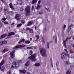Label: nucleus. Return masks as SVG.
I'll list each match as a JSON object with an SVG mask.
<instances>
[{"mask_svg": "<svg viewBox=\"0 0 74 74\" xmlns=\"http://www.w3.org/2000/svg\"><path fill=\"white\" fill-rule=\"evenodd\" d=\"M21 63V61L16 60L13 61L12 64V68H18L19 66V63Z\"/></svg>", "mask_w": 74, "mask_h": 74, "instance_id": "f257e3e1", "label": "nucleus"}, {"mask_svg": "<svg viewBox=\"0 0 74 74\" xmlns=\"http://www.w3.org/2000/svg\"><path fill=\"white\" fill-rule=\"evenodd\" d=\"M40 52L41 55H42V56H43V57L46 56V53H47V51L45 49H41L40 51Z\"/></svg>", "mask_w": 74, "mask_h": 74, "instance_id": "f03ea898", "label": "nucleus"}, {"mask_svg": "<svg viewBox=\"0 0 74 74\" xmlns=\"http://www.w3.org/2000/svg\"><path fill=\"white\" fill-rule=\"evenodd\" d=\"M25 15L26 16H29L30 13V7L27 6L25 8Z\"/></svg>", "mask_w": 74, "mask_h": 74, "instance_id": "7ed1b4c3", "label": "nucleus"}, {"mask_svg": "<svg viewBox=\"0 0 74 74\" xmlns=\"http://www.w3.org/2000/svg\"><path fill=\"white\" fill-rule=\"evenodd\" d=\"M5 62V61H4V60H3L2 61L1 63H0V69L2 71H4V69H5V67L1 66H2V65Z\"/></svg>", "mask_w": 74, "mask_h": 74, "instance_id": "20e7f679", "label": "nucleus"}, {"mask_svg": "<svg viewBox=\"0 0 74 74\" xmlns=\"http://www.w3.org/2000/svg\"><path fill=\"white\" fill-rule=\"evenodd\" d=\"M26 47V46L23 44L22 45H20L14 47L13 48V49H18V48H24V47Z\"/></svg>", "mask_w": 74, "mask_h": 74, "instance_id": "39448f33", "label": "nucleus"}, {"mask_svg": "<svg viewBox=\"0 0 74 74\" xmlns=\"http://www.w3.org/2000/svg\"><path fill=\"white\" fill-rule=\"evenodd\" d=\"M15 50H14L10 52V56L12 59H14L15 58Z\"/></svg>", "mask_w": 74, "mask_h": 74, "instance_id": "423d86ee", "label": "nucleus"}, {"mask_svg": "<svg viewBox=\"0 0 74 74\" xmlns=\"http://www.w3.org/2000/svg\"><path fill=\"white\" fill-rule=\"evenodd\" d=\"M36 54H34L32 55H31L29 58L31 59V60H32L33 61H35L36 59L35 58H36Z\"/></svg>", "mask_w": 74, "mask_h": 74, "instance_id": "0eeeda50", "label": "nucleus"}, {"mask_svg": "<svg viewBox=\"0 0 74 74\" xmlns=\"http://www.w3.org/2000/svg\"><path fill=\"white\" fill-rule=\"evenodd\" d=\"M69 39V38L67 37L66 38L65 40H63V45L64 47H67V46L66 45V41H68V39Z\"/></svg>", "mask_w": 74, "mask_h": 74, "instance_id": "6e6552de", "label": "nucleus"}, {"mask_svg": "<svg viewBox=\"0 0 74 74\" xmlns=\"http://www.w3.org/2000/svg\"><path fill=\"white\" fill-rule=\"evenodd\" d=\"M66 56V53H62L61 54V58L62 59H64Z\"/></svg>", "mask_w": 74, "mask_h": 74, "instance_id": "1a4fd4ad", "label": "nucleus"}, {"mask_svg": "<svg viewBox=\"0 0 74 74\" xmlns=\"http://www.w3.org/2000/svg\"><path fill=\"white\" fill-rule=\"evenodd\" d=\"M15 18L16 19L17 21H20V18H19V14H16V15Z\"/></svg>", "mask_w": 74, "mask_h": 74, "instance_id": "9d476101", "label": "nucleus"}, {"mask_svg": "<svg viewBox=\"0 0 74 74\" xmlns=\"http://www.w3.org/2000/svg\"><path fill=\"white\" fill-rule=\"evenodd\" d=\"M15 35V33L14 32H12L9 34L8 35V37H10V36H14Z\"/></svg>", "mask_w": 74, "mask_h": 74, "instance_id": "9b49d317", "label": "nucleus"}, {"mask_svg": "<svg viewBox=\"0 0 74 74\" xmlns=\"http://www.w3.org/2000/svg\"><path fill=\"white\" fill-rule=\"evenodd\" d=\"M56 66L58 70H59V62H56Z\"/></svg>", "mask_w": 74, "mask_h": 74, "instance_id": "f8f14e48", "label": "nucleus"}, {"mask_svg": "<svg viewBox=\"0 0 74 74\" xmlns=\"http://www.w3.org/2000/svg\"><path fill=\"white\" fill-rule=\"evenodd\" d=\"M6 36H7V34H3L2 35H1L0 37L1 39H2V38H3L5 37Z\"/></svg>", "mask_w": 74, "mask_h": 74, "instance_id": "ddd939ff", "label": "nucleus"}, {"mask_svg": "<svg viewBox=\"0 0 74 74\" xmlns=\"http://www.w3.org/2000/svg\"><path fill=\"white\" fill-rule=\"evenodd\" d=\"M32 25H33V21H31L28 22L27 25L28 26H31Z\"/></svg>", "mask_w": 74, "mask_h": 74, "instance_id": "4468645a", "label": "nucleus"}, {"mask_svg": "<svg viewBox=\"0 0 74 74\" xmlns=\"http://www.w3.org/2000/svg\"><path fill=\"white\" fill-rule=\"evenodd\" d=\"M9 6L10 8H11V9H12V10H14V8L12 5V3H10L9 4Z\"/></svg>", "mask_w": 74, "mask_h": 74, "instance_id": "2eb2a0df", "label": "nucleus"}, {"mask_svg": "<svg viewBox=\"0 0 74 74\" xmlns=\"http://www.w3.org/2000/svg\"><path fill=\"white\" fill-rule=\"evenodd\" d=\"M53 38L54 40H55L54 42H55V44H56L57 43V37L55 36L53 37Z\"/></svg>", "mask_w": 74, "mask_h": 74, "instance_id": "dca6fc26", "label": "nucleus"}, {"mask_svg": "<svg viewBox=\"0 0 74 74\" xmlns=\"http://www.w3.org/2000/svg\"><path fill=\"white\" fill-rule=\"evenodd\" d=\"M20 72L21 73H23V74H26V71L25 70H23L20 71Z\"/></svg>", "mask_w": 74, "mask_h": 74, "instance_id": "f3484780", "label": "nucleus"}, {"mask_svg": "<svg viewBox=\"0 0 74 74\" xmlns=\"http://www.w3.org/2000/svg\"><path fill=\"white\" fill-rule=\"evenodd\" d=\"M25 39H23L22 40H21L20 41L18 42L19 44H21V42H25Z\"/></svg>", "mask_w": 74, "mask_h": 74, "instance_id": "a211bd4d", "label": "nucleus"}, {"mask_svg": "<svg viewBox=\"0 0 74 74\" xmlns=\"http://www.w3.org/2000/svg\"><path fill=\"white\" fill-rule=\"evenodd\" d=\"M37 1H38V0H33L32 2V4H36L37 2Z\"/></svg>", "mask_w": 74, "mask_h": 74, "instance_id": "6ab92c4d", "label": "nucleus"}, {"mask_svg": "<svg viewBox=\"0 0 74 74\" xmlns=\"http://www.w3.org/2000/svg\"><path fill=\"white\" fill-rule=\"evenodd\" d=\"M34 66H36L37 67H39L40 66V63H36L35 64H34Z\"/></svg>", "mask_w": 74, "mask_h": 74, "instance_id": "aec40b11", "label": "nucleus"}, {"mask_svg": "<svg viewBox=\"0 0 74 74\" xmlns=\"http://www.w3.org/2000/svg\"><path fill=\"white\" fill-rule=\"evenodd\" d=\"M41 8V5H40L39 4H38L36 7V9L37 10H38V9H39V8Z\"/></svg>", "mask_w": 74, "mask_h": 74, "instance_id": "412c9836", "label": "nucleus"}, {"mask_svg": "<svg viewBox=\"0 0 74 74\" xmlns=\"http://www.w3.org/2000/svg\"><path fill=\"white\" fill-rule=\"evenodd\" d=\"M30 61H28L25 64V66H29V63Z\"/></svg>", "mask_w": 74, "mask_h": 74, "instance_id": "4be33fe9", "label": "nucleus"}, {"mask_svg": "<svg viewBox=\"0 0 74 74\" xmlns=\"http://www.w3.org/2000/svg\"><path fill=\"white\" fill-rule=\"evenodd\" d=\"M25 44H29L30 43V41L29 40H26L25 41Z\"/></svg>", "mask_w": 74, "mask_h": 74, "instance_id": "5701e85b", "label": "nucleus"}, {"mask_svg": "<svg viewBox=\"0 0 74 74\" xmlns=\"http://www.w3.org/2000/svg\"><path fill=\"white\" fill-rule=\"evenodd\" d=\"M21 22L23 24L25 23V20H22L21 21Z\"/></svg>", "mask_w": 74, "mask_h": 74, "instance_id": "b1692460", "label": "nucleus"}, {"mask_svg": "<svg viewBox=\"0 0 74 74\" xmlns=\"http://www.w3.org/2000/svg\"><path fill=\"white\" fill-rule=\"evenodd\" d=\"M9 13L10 15H13L14 14V12L12 11L9 12Z\"/></svg>", "mask_w": 74, "mask_h": 74, "instance_id": "393cba45", "label": "nucleus"}, {"mask_svg": "<svg viewBox=\"0 0 74 74\" xmlns=\"http://www.w3.org/2000/svg\"><path fill=\"white\" fill-rule=\"evenodd\" d=\"M8 51V49H4V50L3 51V52H6V51Z\"/></svg>", "mask_w": 74, "mask_h": 74, "instance_id": "a878e982", "label": "nucleus"}, {"mask_svg": "<svg viewBox=\"0 0 74 74\" xmlns=\"http://www.w3.org/2000/svg\"><path fill=\"white\" fill-rule=\"evenodd\" d=\"M29 54L30 55H32L33 54V51L32 50H30L29 51Z\"/></svg>", "mask_w": 74, "mask_h": 74, "instance_id": "bb28decb", "label": "nucleus"}, {"mask_svg": "<svg viewBox=\"0 0 74 74\" xmlns=\"http://www.w3.org/2000/svg\"><path fill=\"white\" fill-rule=\"evenodd\" d=\"M3 26V24L2 22L0 21V28H1L2 27V26Z\"/></svg>", "mask_w": 74, "mask_h": 74, "instance_id": "cd10ccee", "label": "nucleus"}, {"mask_svg": "<svg viewBox=\"0 0 74 74\" xmlns=\"http://www.w3.org/2000/svg\"><path fill=\"white\" fill-rule=\"evenodd\" d=\"M22 24L21 23H20L19 24H18L17 25V27H21L22 26Z\"/></svg>", "mask_w": 74, "mask_h": 74, "instance_id": "c85d7f7f", "label": "nucleus"}, {"mask_svg": "<svg viewBox=\"0 0 74 74\" xmlns=\"http://www.w3.org/2000/svg\"><path fill=\"white\" fill-rule=\"evenodd\" d=\"M29 31L30 33H33V30L32 29H30Z\"/></svg>", "mask_w": 74, "mask_h": 74, "instance_id": "c756f323", "label": "nucleus"}, {"mask_svg": "<svg viewBox=\"0 0 74 74\" xmlns=\"http://www.w3.org/2000/svg\"><path fill=\"white\" fill-rule=\"evenodd\" d=\"M7 74H12L11 73V70H9L8 71L7 73Z\"/></svg>", "mask_w": 74, "mask_h": 74, "instance_id": "7c9ffc66", "label": "nucleus"}, {"mask_svg": "<svg viewBox=\"0 0 74 74\" xmlns=\"http://www.w3.org/2000/svg\"><path fill=\"white\" fill-rule=\"evenodd\" d=\"M51 66L52 67H53V63H52V58H51Z\"/></svg>", "mask_w": 74, "mask_h": 74, "instance_id": "2f4dec72", "label": "nucleus"}, {"mask_svg": "<svg viewBox=\"0 0 74 74\" xmlns=\"http://www.w3.org/2000/svg\"><path fill=\"white\" fill-rule=\"evenodd\" d=\"M2 42H3V44H5L7 43V41H2Z\"/></svg>", "mask_w": 74, "mask_h": 74, "instance_id": "473e14b6", "label": "nucleus"}, {"mask_svg": "<svg viewBox=\"0 0 74 74\" xmlns=\"http://www.w3.org/2000/svg\"><path fill=\"white\" fill-rule=\"evenodd\" d=\"M47 48H49V43L48 42H47Z\"/></svg>", "mask_w": 74, "mask_h": 74, "instance_id": "72a5a7b5", "label": "nucleus"}, {"mask_svg": "<svg viewBox=\"0 0 74 74\" xmlns=\"http://www.w3.org/2000/svg\"><path fill=\"white\" fill-rule=\"evenodd\" d=\"M24 10V9H23V7L21 8L20 10V11H23Z\"/></svg>", "mask_w": 74, "mask_h": 74, "instance_id": "f704fd0d", "label": "nucleus"}, {"mask_svg": "<svg viewBox=\"0 0 74 74\" xmlns=\"http://www.w3.org/2000/svg\"><path fill=\"white\" fill-rule=\"evenodd\" d=\"M5 25H7V24H8V23L7 21L3 22Z\"/></svg>", "mask_w": 74, "mask_h": 74, "instance_id": "c9c22d12", "label": "nucleus"}, {"mask_svg": "<svg viewBox=\"0 0 74 74\" xmlns=\"http://www.w3.org/2000/svg\"><path fill=\"white\" fill-rule=\"evenodd\" d=\"M64 51H65L66 53H69V51H67V49H64Z\"/></svg>", "mask_w": 74, "mask_h": 74, "instance_id": "e433bc0d", "label": "nucleus"}, {"mask_svg": "<svg viewBox=\"0 0 74 74\" xmlns=\"http://www.w3.org/2000/svg\"><path fill=\"white\" fill-rule=\"evenodd\" d=\"M3 44V41H1L0 42V45H2Z\"/></svg>", "mask_w": 74, "mask_h": 74, "instance_id": "4c0bfd02", "label": "nucleus"}, {"mask_svg": "<svg viewBox=\"0 0 74 74\" xmlns=\"http://www.w3.org/2000/svg\"><path fill=\"white\" fill-rule=\"evenodd\" d=\"M36 37L38 38V39H39V38H40V36L38 35H36Z\"/></svg>", "mask_w": 74, "mask_h": 74, "instance_id": "58836bf2", "label": "nucleus"}, {"mask_svg": "<svg viewBox=\"0 0 74 74\" xmlns=\"http://www.w3.org/2000/svg\"><path fill=\"white\" fill-rule=\"evenodd\" d=\"M2 20H3V21H6V18H2Z\"/></svg>", "mask_w": 74, "mask_h": 74, "instance_id": "ea45409f", "label": "nucleus"}, {"mask_svg": "<svg viewBox=\"0 0 74 74\" xmlns=\"http://www.w3.org/2000/svg\"><path fill=\"white\" fill-rule=\"evenodd\" d=\"M70 53H74V51L72 50H70Z\"/></svg>", "mask_w": 74, "mask_h": 74, "instance_id": "a19ab883", "label": "nucleus"}, {"mask_svg": "<svg viewBox=\"0 0 74 74\" xmlns=\"http://www.w3.org/2000/svg\"><path fill=\"white\" fill-rule=\"evenodd\" d=\"M66 63L67 64H70V63L69 61H66Z\"/></svg>", "mask_w": 74, "mask_h": 74, "instance_id": "79ce46f5", "label": "nucleus"}, {"mask_svg": "<svg viewBox=\"0 0 74 74\" xmlns=\"http://www.w3.org/2000/svg\"><path fill=\"white\" fill-rule=\"evenodd\" d=\"M30 29L29 28H27L26 29V31H27V30H29V31Z\"/></svg>", "mask_w": 74, "mask_h": 74, "instance_id": "37998d69", "label": "nucleus"}, {"mask_svg": "<svg viewBox=\"0 0 74 74\" xmlns=\"http://www.w3.org/2000/svg\"><path fill=\"white\" fill-rule=\"evenodd\" d=\"M34 5H33L32 8V10L33 11V9H34Z\"/></svg>", "mask_w": 74, "mask_h": 74, "instance_id": "c03bdc74", "label": "nucleus"}, {"mask_svg": "<svg viewBox=\"0 0 74 74\" xmlns=\"http://www.w3.org/2000/svg\"><path fill=\"white\" fill-rule=\"evenodd\" d=\"M69 30H71V28L70 26L69 27L68 30H69Z\"/></svg>", "mask_w": 74, "mask_h": 74, "instance_id": "a18cd8bd", "label": "nucleus"}, {"mask_svg": "<svg viewBox=\"0 0 74 74\" xmlns=\"http://www.w3.org/2000/svg\"><path fill=\"white\" fill-rule=\"evenodd\" d=\"M27 49H32V48L31 47H27Z\"/></svg>", "mask_w": 74, "mask_h": 74, "instance_id": "49530a36", "label": "nucleus"}, {"mask_svg": "<svg viewBox=\"0 0 74 74\" xmlns=\"http://www.w3.org/2000/svg\"><path fill=\"white\" fill-rule=\"evenodd\" d=\"M66 56H67L68 57H70L69 55L67 54H66Z\"/></svg>", "mask_w": 74, "mask_h": 74, "instance_id": "de8ad7c7", "label": "nucleus"}, {"mask_svg": "<svg viewBox=\"0 0 74 74\" xmlns=\"http://www.w3.org/2000/svg\"><path fill=\"white\" fill-rule=\"evenodd\" d=\"M71 68H72V69H73L74 68V66L73 65H71Z\"/></svg>", "mask_w": 74, "mask_h": 74, "instance_id": "09e8293b", "label": "nucleus"}, {"mask_svg": "<svg viewBox=\"0 0 74 74\" xmlns=\"http://www.w3.org/2000/svg\"><path fill=\"white\" fill-rule=\"evenodd\" d=\"M46 9H47V11H49V12L50 10H49V8H48L47 9V8H46Z\"/></svg>", "mask_w": 74, "mask_h": 74, "instance_id": "8fccbe9b", "label": "nucleus"}, {"mask_svg": "<svg viewBox=\"0 0 74 74\" xmlns=\"http://www.w3.org/2000/svg\"><path fill=\"white\" fill-rule=\"evenodd\" d=\"M38 4H40L41 3V1H39L38 2Z\"/></svg>", "mask_w": 74, "mask_h": 74, "instance_id": "3c124183", "label": "nucleus"}, {"mask_svg": "<svg viewBox=\"0 0 74 74\" xmlns=\"http://www.w3.org/2000/svg\"><path fill=\"white\" fill-rule=\"evenodd\" d=\"M66 25H64V29H65L66 28Z\"/></svg>", "mask_w": 74, "mask_h": 74, "instance_id": "603ef678", "label": "nucleus"}, {"mask_svg": "<svg viewBox=\"0 0 74 74\" xmlns=\"http://www.w3.org/2000/svg\"><path fill=\"white\" fill-rule=\"evenodd\" d=\"M42 13V12H40L39 13V14H41Z\"/></svg>", "mask_w": 74, "mask_h": 74, "instance_id": "864d4df0", "label": "nucleus"}, {"mask_svg": "<svg viewBox=\"0 0 74 74\" xmlns=\"http://www.w3.org/2000/svg\"><path fill=\"white\" fill-rule=\"evenodd\" d=\"M36 48H37V46H35L34 48V49H36Z\"/></svg>", "mask_w": 74, "mask_h": 74, "instance_id": "5fc2aeb1", "label": "nucleus"}, {"mask_svg": "<svg viewBox=\"0 0 74 74\" xmlns=\"http://www.w3.org/2000/svg\"><path fill=\"white\" fill-rule=\"evenodd\" d=\"M70 26V27H73V24H72Z\"/></svg>", "mask_w": 74, "mask_h": 74, "instance_id": "6e6d98bb", "label": "nucleus"}, {"mask_svg": "<svg viewBox=\"0 0 74 74\" xmlns=\"http://www.w3.org/2000/svg\"><path fill=\"white\" fill-rule=\"evenodd\" d=\"M7 9H5L4 10V11H7Z\"/></svg>", "mask_w": 74, "mask_h": 74, "instance_id": "4d7b16f0", "label": "nucleus"}, {"mask_svg": "<svg viewBox=\"0 0 74 74\" xmlns=\"http://www.w3.org/2000/svg\"><path fill=\"white\" fill-rule=\"evenodd\" d=\"M14 23H12L11 24V25H14Z\"/></svg>", "mask_w": 74, "mask_h": 74, "instance_id": "13d9d810", "label": "nucleus"}, {"mask_svg": "<svg viewBox=\"0 0 74 74\" xmlns=\"http://www.w3.org/2000/svg\"><path fill=\"white\" fill-rule=\"evenodd\" d=\"M36 28H37V27H35V30H36Z\"/></svg>", "mask_w": 74, "mask_h": 74, "instance_id": "bf43d9fd", "label": "nucleus"}, {"mask_svg": "<svg viewBox=\"0 0 74 74\" xmlns=\"http://www.w3.org/2000/svg\"><path fill=\"white\" fill-rule=\"evenodd\" d=\"M30 40H31V41H32V38H30Z\"/></svg>", "mask_w": 74, "mask_h": 74, "instance_id": "052dcab7", "label": "nucleus"}, {"mask_svg": "<svg viewBox=\"0 0 74 74\" xmlns=\"http://www.w3.org/2000/svg\"><path fill=\"white\" fill-rule=\"evenodd\" d=\"M47 22H48V23H50V21H48Z\"/></svg>", "mask_w": 74, "mask_h": 74, "instance_id": "680f3d73", "label": "nucleus"}, {"mask_svg": "<svg viewBox=\"0 0 74 74\" xmlns=\"http://www.w3.org/2000/svg\"><path fill=\"white\" fill-rule=\"evenodd\" d=\"M17 1H21V0H17Z\"/></svg>", "mask_w": 74, "mask_h": 74, "instance_id": "e2e57ef3", "label": "nucleus"}, {"mask_svg": "<svg viewBox=\"0 0 74 74\" xmlns=\"http://www.w3.org/2000/svg\"><path fill=\"white\" fill-rule=\"evenodd\" d=\"M73 40H74V36L73 37Z\"/></svg>", "mask_w": 74, "mask_h": 74, "instance_id": "0e129e2a", "label": "nucleus"}, {"mask_svg": "<svg viewBox=\"0 0 74 74\" xmlns=\"http://www.w3.org/2000/svg\"><path fill=\"white\" fill-rule=\"evenodd\" d=\"M42 39H43L44 40V37H42Z\"/></svg>", "mask_w": 74, "mask_h": 74, "instance_id": "69168bd1", "label": "nucleus"}, {"mask_svg": "<svg viewBox=\"0 0 74 74\" xmlns=\"http://www.w3.org/2000/svg\"><path fill=\"white\" fill-rule=\"evenodd\" d=\"M1 58H1V57H0V59H1Z\"/></svg>", "mask_w": 74, "mask_h": 74, "instance_id": "338daca9", "label": "nucleus"}, {"mask_svg": "<svg viewBox=\"0 0 74 74\" xmlns=\"http://www.w3.org/2000/svg\"><path fill=\"white\" fill-rule=\"evenodd\" d=\"M71 38L70 37L69 38V39H71Z\"/></svg>", "mask_w": 74, "mask_h": 74, "instance_id": "774afa93", "label": "nucleus"}]
</instances>
